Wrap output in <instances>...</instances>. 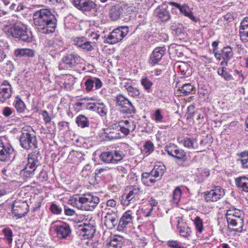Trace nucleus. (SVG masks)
<instances>
[{
	"label": "nucleus",
	"mask_w": 248,
	"mask_h": 248,
	"mask_svg": "<svg viewBox=\"0 0 248 248\" xmlns=\"http://www.w3.org/2000/svg\"><path fill=\"white\" fill-rule=\"evenodd\" d=\"M140 83L146 91L148 93L150 92L153 83L147 78H142L140 79Z\"/></svg>",
	"instance_id": "c9c22d12"
},
{
	"label": "nucleus",
	"mask_w": 248,
	"mask_h": 248,
	"mask_svg": "<svg viewBox=\"0 0 248 248\" xmlns=\"http://www.w3.org/2000/svg\"><path fill=\"white\" fill-rule=\"evenodd\" d=\"M223 61L221 62L222 65H227L228 61L232 57L233 52L231 47H225L223 48L221 53Z\"/></svg>",
	"instance_id": "cd10ccee"
},
{
	"label": "nucleus",
	"mask_w": 248,
	"mask_h": 248,
	"mask_svg": "<svg viewBox=\"0 0 248 248\" xmlns=\"http://www.w3.org/2000/svg\"><path fill=\"white\" fill-rule=\"evenodd\" d=\"M248 29V17H244L241 21L239 27L240 30H246Z\"/></svg>",
	"instance_id": "13d9d810"
},
{
	"label": "nucleus",
	"mask_w": 248,
	"mask_h": 248,
	"mask_svg": "<svg viewBox=\"0 0 248 248\" xmlns=\"http://www.w3.org/2000/svg\"><path fill=\"white\" fill-rule=\"evenodd\" d=\"M182 195V191L179 187H177L173 191L172 201L173 203L177 204L180 202Z\"/></svg>",
	"instance_id": "a19ab883"
},
{
	"label": "nucleus",
	"mask_w": 248,
	"mask_h": 248,
	"mask_svg": "<svg viewBox=\"0 0 248 248\" xmlns=\"http://www.w3.org/2000/svg\"><path fill=\"white\" fill-rule=\"evenodd\" d=\"M50 211L54 214L59 215L62 212V208L55 203H52L50 206Z\"/></svg>",
	"instance_id": "8fccbe9b"
},
{
	"label": "nucleus",
	"mask_w": 248,
	"mask_h": 248,
	"mask_svg": "<svg viewBox=\"0 0 248 248\" xmlns=\"http://www.w3.org/2000/svg\"><path fill=\"white\" fill-rule=\"evenodd\" d=\"M14 155V150L9 144L4 145L1 140H0V160L7 161Z\"/></svg>",
	"instance_id": "ddd939ff"
},
{
	"label": "nucleus",
	"mask_w": 248,
	"mask_h": 248,
	"mask_svg": "<svg viewBox=\"0 0 248 248\" xmlns=\"http://www.w3.org/2000/svg\"><path fill=\"white\" fill-rule=\"evenodd\" d=\"M65 214L66 216H72L75 214V211L73 209L69 208V207H65L64 208Z\"/></svg>",
	"instance_id": "e2e57ef3"
},
{
	"label": "nucleus",
	"mask_w": 248,
	"mask_h": 248,
	"mask_svg": "<svg viewBox=\"0 0 248 248\" xmlns=\"http://www.w3.org/2000/svg\"><path fill=\"white\" fill-rule=\"evenodd\" d=\"M72 201L74 205L78 209L86 211H92L99 202V199L90 193H87L79 196H75Z\"/></svg>",
	"instance_id": "f03ea898"
},
{
	"label": "nucleus",
	"mask_w": 248,
	"mask_h": 248,
	"mask_svg": "<svg viewBox=\"0 0 248 248\" xmlns=\"http://www.w3.org/2000/svg\"><path fill=\"white\" fill-rule=\"evenodd\" d=\"M194 89V88L191 84L187 83L183 85L180 90L184 95H187L190 93Z\"/></svg>",
	"instance_id": "79ce46f5"
},
{
	"label": "nucleus",
	"mask_w": 248,
	"mask_h": 248,
	"mask_svg": "<svg viewBox=\"0 0 248 248\" xmlns=\"http://www.w3.org/2000/svg\"><path fill=\"white\" fill-rule=\"evenodd\" d=\"M116 169L121 174L122 176H124V174L127 172V169L122 166H117Z\"/></svg>",
	"instance_id": "680f3d73"
},
{
	"label": "nucleus",
	"mask_w": 248,
	"mask_h": 248,
	"mask_svg": "<svg viewBox=\"0 0 248 248\" xmlns=\"http://www.w3.org/2000/svg\"><path fill=\"white\" fill-rule=\"evenodd\" d=\"M74 44L77 46L88 51H91L93 49V46L91 43L84 37L76 38L74 40Z\"/></svg>",
	"instance_id": "4be33fe9"
},
{
	"label": "nucleus",
	"mask_w": 248,
	"mask_h": 248,
	"mask_svg": "<svg viewBox=\"0 0 248 248\" xmlns=\"http://www.w3.org/2000/svg\"><path fill=\"white\" fill-rule=\"evenodd\" d=\"M118 223V219L117 218H106L104 221L105 225L109 229L113 228Z\"/></svg>",
	"instance_id": "4c0bfd02"
},
{
	"label": "nucleus",
	"mask_w": 248,
	"mask_h": 248,
	"mask_svg": "<svg viewBox=\"0 0 248 248\" xmlns=\"http://www.w3.org/2000/svg\"><path fill=\"white\" fill-rule=\"evenodd\" d=\"M7 45L3 41L0 40V62L2 61L6 57L4 50Z\"/></svg>",
	"instance_id": "49530a36"
},
{
	"label": "nucleus",
	"mask_w": 248,
	"mask_h": 248,
	"mask_svg": "<svg viewBox=\"0 0 248 248\" xmlns=\"http://www.w3.org/2000/svg\"><path fill=\"white\" fill-rule=\"evenodd\" d=\"M125 155L124 152L121 150H115L113 152H112V156H113V162L117 163L124 158V157Z\"/></svg>",
	"instance_id": "e433bc0d"
},
{
	"label": "nucleus",
	"mask_w": 248,
	"mask_h": 248,
	"mask_svg": "<svg viewBox=\"0 0 248 248\" xmlns=\"http://www.w3.org/2000/svg\"><path fill=\"white\" fill-rule=\"evenodd\" d=\"M75 7L82 12H90L96 8V4L92 0H72Z\"/></svg>",
	"instance_id": "f8f14e48"
},
{
	"label": "nucleus",
	"mask_w": 248,
	"mask_h": 248,
	"mask_svg": "<svg viewBox=\"0 0 248 248\" xmlns=\"http://www.w3.org/2000/svg\"><path fill=\"white\" fill-rule=\"evenodd\" d=\"M116 202L113 199L109 200L107 202V206L112 207H115L116 205Z\"/></svg>",
	"instance_id": "338daca9"
},
{
	"label": "nucleus",
	"mask_w": 248,
	"mask_h": 248,
	"mask_svg": "<svg viewBox=\"0 0 248 248\" xmlns=\"http://www.w3.org/2000/svg\"><path fill=\"white\" fill-rule=\"evenodd\" d=\"M172 5L178 8L181 12L183 13L185 16H187L191 12L189 9L185 6H181L178 3L175 2H172Z\"/></svg>",
	"instance_id": "c03bdc74"
},
{
	"label": "nucleus",
	"mask_w": 248,
	"mask_h": 248,
	"mask_svg": "<svg viewBox=\"0 0 248 248\" xmlns=\"http://www.w3.org/2000/svg\"><path fill=\"white\" fill-rule=\"evenodd\" d=\"M155 15L162 22L168 21L170 17V14L168 10L165 9H162L160 7L157 8L155 11Z\"/></svg>",
	"instance_id": "a878e982"
},
{
	"label": "nucleus",
	"mask_w": 248,
	"mask_h": 248,
	"mask_svg": "<svg viewBox=\"0 0 248 248\" xmlns=\"http://www.w3.org/2000/svg\"><path fill=\"white\" fill-rule=\"evenodd\" d=\"M224 195V191L221 188L217 187L205 195V199L207 202H216Z\"/></svg>",
	"instance_id": "dca6fc26"
},
{
	"label": "nucleus",
	"mask_w": 248,
	"mask_h": 248,
	"mask_svg": "<svg viewBox=\"0 0 248 248\" xmlns=\"http://www.w3.org/2000/svg\"><path fill=\"white\" fill-rule=\"evenodd\" d=\"M128 32L127 27H121L114 29L107 37L106 41L110 44H114L121 41Z\"/></svg>",
	"instance_id": "1a4fd4ad"
},
{
	"label": "nucleus",
	"mask_w": 248,
	"mask_h": 248,
	"mask_svg": "<svg viewBox=\"0 0 248 248\" xmlns=\"http://www.w3.org/2000/svg\"><path fill=\"white\" fill-rule=\"evenodd\" d=\"M127 7V5L124 3L113 5L110 9L109 17L113 21L117 20L121 18L124 13V9Z\"/></svg>",
	"instance_id": "4468645a"
},
{
	"label": "nucleus",
	"mask_w": 248,
	"mask_h": 248,
	"mask_svg": "<svg viewBox=\"0 0 248 248\" xmlns=\"http://www.w3.org/2000/svg\"><path fill=\"white\" fill-rule=\"evenodd\" d=\"M167 245L170 248H186L182 246L180 242L174 240L168 241Z\"/></svg>",
	"instance_id": "3c124183"
},
{
	"label": "nucleus",
	"mask_w": 248,
	"mask_h": 248,
	"mask_svg": "<svg viewBox=\"0 0 248 248\" xmlns=\"http://www.w3.org/2000/svg\"><path fill=\"white\" fill-rule=\"evenodd\" d=\"M154 120L156 122H163L164 120V116L161 112L159 109H156L153 114Z\"/></svg>",
	"instance_id": "09e8293b"
},
{
	"label": "nucleus",
	"mask_w": 248,
	"mask_h": 248,
	"mask_svg": "<svg viewBox=\"0 0 248 248\" xmlns=\"http://www.w3.org/2000/svg\"><path fill=\"white\" fill-rule=\"evenodd\" d=\"M224 68L218 69L217 70L218 74L226 80L229 81L232 79V76L228 72L224 71Z\"/></svg>",
	"instance_id": "de8ad7c7"
},
{
	"label": "nucleus",
	"mask_w": 248,
	"mask_h": 248,
	"mask_svg": "<svg viewBox=\"0 0 248 248\" xmlns=\"http://www.w3.org/2000/svg\"><path fill=\"white\" fill-rule=\"evenodd\" d=\"M228 223L229 225H232V226H237L238 223L236 221L235 219H232V218H226Z\"/></svg>",
	"instance_id": "0e129e2a"
},
{
	"label": "nucleus",
	"mask_w": 248,
	"mask_h": 248,
	"mask_svg": "<svg viewBox=\"0 0 248 248\" xmlns=\"http://www.w3.org/2000/svg\"><path fill=\"white\" fill-rule=\"evenodd\" d=\"M116 106L119 107L124 113L132 114L135 113V109L131 102L124 95L118 94L116 97Z\"/></svg>",
	"instance_id": "6e6552de"
},
{
	"label": "nucleus",
	"mask_w": 248,
	"mask_h": 248,
	"mask_svg": "<svg viewBox=\"0 0 248 248\" xmlns=\"http://www.w3.org/2000/svg\"><path fill=\"white\" fill-rule=\"evenodd\" d=\"M14 112V109L9 107H4L2 109V114L3 115L6 117H10Z\"/></svg>",
	"instance_id": "bf43d9fd"
},
{
	"label": "nucleus",
	"mask_w": 248,
	"mask_h": 248,
	"mask_svg": "<svg viewBox=\"0 0 248 248\" xmlns=\"http://www.w3.org/2000/svg\"><path fill=\"white\" fill-rule=\"evenodd\" d=\"M40 114L43 116V119L46 123L50 122L51 118L46 110H42Z\"/></svg>",
	"instance_id": "052dcab7"
},
{
	"label": "nucleus",
	"mask_w": 248,
	"mask_h": 248,
	"mask_svg": "<svg viewBox=\"0 0 248 248\" xmlns=\"http://www.w3.org/2000/svg\"><path fill=\"white\" fill-rule=\"evenodd\" d=\"M76 123L78 126L81 128H84L89 126V121L85 116L81 115L77 117L76 119Z\"/></svg>",
	"instance_id": "2f4dec72"
},
{
	"label": "nucleus",
	"mask_w": 248,
	"mask_h": 248,
	"mask_svg": "<svg viewBox=\"0 0 248 248\" xmlns=\"http://www.w3.org/2000/svg\"><path fill=\"white\" fill-rule=\"evenodd\" d=\"M55 232L58 238L61 239H66L71 233L69 226L66 223L56 225Z\"/></svg>",
	"instance_id": "f3484780"
},
{
	"label": "nucleus",
	"mask_w": 248,
	"mask_h": 248,
	"mask_svg": "<svg viewBox=\"0 0 248 248\" xmlns=\"http://www.w3.org/2000/svg\"><path fill=\"white\" fill-rule=\"evenodd\" d=\"M137 240L143 246H145L147 244L145 238L144 237H140V236L137 235Z\"/></svg>",
	"instance_id": "69168bd1"
},
{
	"label": "nucleus",
	"mask_w": 248,
	"mask_h": 248,
	"mask_svg": "<svg viewBox=\"0 0 248 248\" xmlns=\"http://www.w3.org/2000/svg\"><path fill=\"white\" fill-rule=\"evenodd\" d=\"M45 46L47 51L51 49H58L57 44L53 40H47L45 42Z\"/></svg>",
	"instance_id": "864d4df0"
},
{
	"label": "nucleus",
	"mask_w": 248,
	"mask_h": 248,
	"mask_svg": "<svg viewBox=\"0 0 248 248\" xmlns=\"http://www.w3.org/2000/svg\"><path fill=\"white\" fill-rule=\"evenodd\" d=\"M194 140L190 138L185 139L183 141L184 146L189 149L194 148Z\"/></svg>",
	"instance_id": "6e6d98bb"
},
{
	"label": "nucleus",
	"mask_w": 248,
	"mask_h": 248,
	"mask_svg": "<svg viewBox=\"0 0 248 248\" xmlns=\"http://www.w3.org/2000/svg\"><path fill=\"white\" fill-rule=\"evenodd\" d=\"M14 55L16 57H32L34 55V51L30 49L21 48L15 50Z\"/></svg>",
	"instance_id": "c756f323"
},
{
	"label": "nucleus",
	"mask_w": 248,
	"mask_h": 248,
	"mask_svg": "<svg viewBox=\"0 0 248 248\" xmlns=\"http://www.w3.org/2000/svg\"><path fill=\"white\" fill-rule=\"evenodd\" d=\"M237 186L242 191L248 192V177L244 176L235 180Z\"/></svg>",
	"instance_id": "bb28decb"
},
{
	"label": "nucleus",
	"mask_w": 248,
	"mask_h": 248,
	"mask_svg": "<svg viewBox=\"0 0 248 248\" xmlns=\"http://www.w3.org/2000/svg\"><path fill=\"white\" fill-rule=\"evenodd\" d=\"M40 158L38 153H33L28 155V163L20 172L21 176L25 180L33 177L37 167L40 164Z\"/></svg>",
	"instance_id": "7ed1b4c3"
},
{
	"label": "nucleus",
	"mask_w": 248,
	"mask_h": 248,
	"mask_svg": "<svg viewBox=\"0 0 248 248\" xmlns=\"http://www.w3.org/2000/svg\"><path fill=\"white\" fill-rule=\"evenodd\" d=\"M100 159L103 162L109 163H114L113 160L112 152H106L102 153L100 155Z\"/></svg>",
	"instance_id": "473e14b6"
},
{
	"label": "nucleus",
	"mask_w": 248,
	"mask_h": 248,
	"mask_svg": "<svg viewBox=\"0 0 248 248\" xmlns=\"http://www.w3.org/2000/svg\"><path fill=\"white\" fill-rule=\"evenodd\" d=\"M118 125L120 127L121 133L124 135H127L130 132L133 131L136 128L135 123L132 121H121Z\"/></svg>",
	"instance_id": "6ab92c4d"
},
{
	"label": "nucleus",
	"mask_w": 248,
	"mask_h": 248,
	"mask_svg": "<svg viewBox=\"0 0 248 248\" xmlns=\"http://www.w3.org/2000/svg\"><path fill=\"white\" fill-rule=\"evenodd\" d=\"M132 218H121L118 221V228L120 229H123L127 225L128 222Z\"/></svg>",
	"instance_id": "5fc2aeb1"
},
{
	"label": "nucleus",
	"mask_w": 248,
	"mask_h": 248,
	"mask_svg": "<svg viewBox=\"0 0 248 248\" xmlns=\"http://www.w3.org/2000/svg\"><path fill=\"white\" fill-rule=\"evenodd\" d=\"M120 132H121L120 127L115 124L105 130V137L109 140L120 139L122 135Z\"/></svg>",
	"instance_id": "2eb2a0df"
},
{
	"label": "nucleus",
	"mask_w": 248,
	"mask_h": 248,
	"mask_svg": "<svg viewBox=\"0 0 248 248\" xmlns=\"http://www.w3.org/2000/svg\"><path fill=\"white\" fill-rule=\"evenodd\" d=\"M193 221L197 233H202L203 231L202 220L201 218H195Z\"/></svg>",
	"instance_id": "ea45409f"
},
{
	"label": "nucleus",
	"mask_w": 248,
	"mask_h": 248,
	"mask_svg": "<svg viewBox=\"0 0 248 248\" xmlns=\"http://www.w3.org/2000/svg\"><path fill=\"white\" fill-rule=\"evenodd\" d=\"M144 150L146 154L148 155L152 153L154 150V145L150 141H148L145 142L144 146Z\"/></svg>",
	"instance_id": "603ef678"
},
{
	"label": "nucleus",
	"mask_w": 248,
	"mask_h": 248,
	"mask_svg": "<svg viewBox=\"0 0 248 248\" xmlns=\"http://www.w3.org/2000/svg\"><path fill=\"white\" fill-rule=\"evenodd\" d=\"M96 107L95 111L100 114L101 115L103 116L107 113V109L105 108V106L103 103H96Z\"/></svg>",
	"instance_id": "a18cd8bd"
},
{
	"label": "nucleus",
	"mask_w": 248,
	"mask_h": 248,
	"mask_svg": "<svg viewBox=\"0 0 248 248\" xmlns=\"http://www.w3.org/2000/svg\"><path fill=\"white\" fill-rule=\"evenodd\" d=\"M239 35L240 40L243 42L246 43L248 42V31L239 30Z\"/></svg>",
	"instance_id": "4d7b16f0"
},
{
	"label": "nucleus",
	"mask_w": 248,
	"mask_h": 248,
	"mask_svg": "<svg viewBox=\"0 0 248 248\" xmlns=\"http://www.w3.org/2000/svg\"><path fill=\"white\" fill-rule=\"evenodd\" d=\"M124 87L126 90L128 94L135 98H140V91L136 87H133L131 83L124 82Z\"/></svg>",
	"instance_id": "393cba45"
},
{
	"label": "nucleus",
	"mask_w": 248,
	"mask_h": 248,
	"mask_svg": "<svg viewBox=\"0 0 248 248\" xmlns=\"http://www.w3.org/2000/svg\"><path fill=\"white\" fill-rule=\"evenodd\" d=\"M12 87L11 85L6 87L0 86V102H4L12 95Z\"/></svg>",
	"instance_id": "b1692460"
},
{
	"label": "nucleus",
	"mask_w": 248,
	"mask_h": 248,
	"mask_svg": "<svg viewBox=\"0 0 248 248\" xmlns=\"http://www.w3.org/2000/svg\"><path fill=\"white\" fill-rule=\"evenodd\" d=\"M166 48L164 47H158L154 49L150 58V63L155 64L161 59L165 54Z\"/></svg>",
	"instance_id": "aec40b11"
},
{
	"label": "nucleus",
	"mask_w": 248,
	"mask_h": 248,
	"mask_svg": "<svg viewBox=\"0 0 248 248\" xmlns=\"http://www.w3.org/2000/svg\"><path fill=\"white\" fill-rule=\"evenodd\" d=\"M15 107L18 112H23L25 108V105L20 99H17L15 102Z\"/></svg>",
	"instance_id": "37998d69"
},
{
	"label": "nucleus",
	"mask_w": 248,
	"mask_h": 248,
	"mask_svg": "<svg viewBox=\"0 0 248 248\" xmlns=\"http://www.w3.org/2000/svg\"><path fill=\"white\" fill-rule=\"evenodd\" d=\"M154 178V177L151 175V172L144 173L142 175L141 181L144 185L150 186L156 181Z\"/></svg>",
	"instance_id": "7c9ffc66"
},
{
	"label": "nucleus",
	"mask_w": 248,
	"mask_h": 248,
	"mask_svg": "<svg viewBox=\"0 0 248 248\" xmlns=\"http://www.w3.org/2000/svg\"><path fill=\"white\" fill-rule=\"evenodd\" d=\"M124 238L123 236L115 235L110 236V241L108 244V248H121Z\"/></svg>",
	"instance_id": "5701e85b"
},
{
	"label": "nucleus",
	"mask_w": 248,
	"mask_h": 248,
	"mask_svg": "<svg viewBox=\"0 0 248 248\" xmlns=\"http://www.w3.org/2000/svg\"><path fill=\"white\" fill-rule=\"evenodd\" d=\"M78 230V233L79 235L82 236L83 239L92 238L95 232V221L93 218L90 219L86 218L84 221H78L75 225Z\"/></svg>",
	"instance_id": "20e7f679"
},
{
	"label": "nucleus",
	"mask_w": 248,
	"mask_h": 248,
	"mask_svg": "<svg viewBox=\"0 0 248 248\" xmlns=\"http://www.w3.org/2000/svg\"><path fill=\"white\" fill-rule=\"evenodd\" d=\"M165 150L168 154L177 159L186 161V154L182 149H179L177 146L174 144H170L169 145H167L165 147Z\"/></svg>",
	"instance_id": "9b49d317"
},
{
	"label": "nucleus",
	"mask_w": 248,
	"mask_h": 248,
	"mask_svg": "<svg viewBox=\"0 0 248 248\" xmlns=\"http://www.w3.org/2000/svg\"><path fill=\"white\" fill-rule=\"evenodd\" d=\"M10 32L13 37L23 42H29L31 41V32L18 26H14L10 29Z\"/></svg>",
	"instance_id": "9d476101"
},
{
	"label": "nucleus",
	"mask_w": 248,
	"mask_h": 248,
	"mask_svg": "<svg viewBox=\"0 0 248 248\" xmlns=\"http://www.w3.org/2000/svg\"><path fill=\"white\" fill-rule=\"evenodd\" d=\"M33 22L38 31L44 34L53 32L56 27L55 17L47 9L36 11L33 15Z\"/></svg>",
	"instance_id": "f257e3e1"
},
{
	"label": "nucleus",
	"mask_w": 248,
	"mask_h": 248,
	"mask_svg": "<svg viewBox=\"0 0 248 248\" xmlns=\"http://www.w3.org/2000/svg\"><path fill=\"white\" fill-rule=\"evenodd\" d=\"M177 223V229L179 234L182 237L188 239L191 233L190 228L183 221V218H179Z\"/></svg>",
	"instance_id": "a211bd4d"
},
{
	"label": "nucleus",
	"mask_w": 248,
	"mask_h": 248,
	"mask_svg": "<svg viewBox=\"0 0 248 248\" xmlns=\"http://www.w3.org/2000/svg\"><path fill=\"white\" fill-rule=\"evenodd\" d=\"M21 133L20 139L21 146L26 149L36 148L37 142L32 128L29 126H25L22 128Z\"/></svg>",
	"instance_id": "39448f33"
},
{
	"label": "nucleus",
	"mask_w": 248,
	"mask_h": 248,
	"mask_svg": "<svg viewBox=\"0 0 248 248\" xmlns=\"http://www.w3.org/2000/svg\"><path fill=\"white\" fill-rule=\"evenodd\" d=\"M82 59L77 54L73 53L67 54L62 57L59 68L60 70L73 68L80 63Z\"/></svg>",
	"instance_id": "0eeeda50"
},
{
	"label": "nucleus",
	"mask_w": 248,
	"mask_h": 248,
	"mask_svg": "<svg viewBox=\"0 0 248 248\" xmlns=\"http://www.w3.org/2000/svg\"><path fill=\"white\" fill-rule=\"evenodd\" d=\"M165 170L166 168L164 165H156L150 172L151 175L153 176L155 178H161L163 176Z\"/></svg>",
	"instance_id": "c85d7f7f"
},
{
	"label": "nucleus",
	"mask_w": 248,
	"mask_h": 248,
	"mask_svg": "<svg viewBox=\"0 0 248 248\" xmlns=\"http://www.w3.org/2000/svg\"><path fill=\"white\" fill-rule=\"evenodd\" d=\"M239 156L242 167L248 169V150L241 152Z\"/></svg>",
	"instance_id": "f704fd0d"
},
{
	"label": "nucleus",
	"mask_w": 248,
	"mask_h": 248,
	"mask_svg": "<svg viewBox=\"0 0 248 248\" xmlns=\"http://www.w3.org/2000/svg\"><path fill=\"white\" fill-rule=\"evenodd\" d=\"M129 192L122 196L121 203L124 205H128L131 202L138 200L143 193L141 187L139 186H130Z\"/></svg>",
	"instance_id": "423d86ee"
},
{
	"label": "nucleus",
	"mask_w": 248,
	"mask_h": 248,
	"mask_svg": "<svg viewBox=\"0 0 248 248\" xmlns=\"http://www.w3.org/2000/svg\"><path fill=\"white\" fill-rule=\"evenodd\" d=\"M227 216H232L233 217H241L243 215V212L235 208H231L228 210L226 213Z\"/></svg>",
	"instance_id": "58836bf2"
},
{
	"label": "nucleus",
	"mask_w": 248,
	"mask_h": 248,
	"mask_svg": "<svg viewBox=\"0 0 248 248\" xmlns=\"http://www.w3.org/2000/svg\"><path fill=\"white\" fill-rule=\"evenodd\" d=\"M39 178L42 179V181L46 180L47 178V175L46 171L42 170L39 174Z\"/></svg>",
	"instance_id": "774afa93"
},
{
	"label": "nucleus",
	"mask_w": 248,
	"mask_h": 248,
	"mask_svg": "<svg viewBox=\"0 0 248 248\" xmlns=\"http://www.w3.org/2000/svg\"><path fill=\"white\" fill-rule=\"evenodd\" d=\"M85 89L87 92H90L93 89L94 85L95 89L100 88L102 86L101 80L96 78L91 77L86 79L85 82Z\"/></svg>",
	"instance_id": "412c9836"
},
{
	"label": "nucleus",
	"mask_w": 248,
	"mask_h": 248,
	"mask_svg": "<svg viewBox=\"0 0 248 248\" xmlns=\"http://www.w3.org/2000/svg\"><path fill=\"white\" fill-rule=\"evenodd\" d=\"M4 235V239L7 244L11 245L13 242V232L10 228H6L2 230Z\"/></svg>",
	"instance_id": "72a5a7b5"
}]
</instances>
